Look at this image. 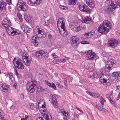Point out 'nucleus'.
<instances>
[{
    "mask_svg": "<svg viewBox=\"0 0 120 120\" xmlns=\"http://www.w3.org/2000/svg\"><path fill=\"white\" fill-rule=\"evenodd\" d=\"M34 31L36 34L37 37L35 36H33L31 38L32 41L34 45L36 46L38 44V38H44L46 36V34L45 33L42 31L41 28L37 27L34 29Z\"/></svg>",
    "mask_w": 120,
    "mask_h": 120,
    "instance_id": "nucleus-1",
    "label": "nucleus"
},
{
    "mask_svg": "<svg viewBox=\"0 0 120 120\" xmlns=\"http://www.w3.org/2000/svg\"><path fill=\"white\" fill-rule=\"evenodd\" d=\"M111 26L110 22L107 20L103 21L102 24H101L98 28V31L102 34L107 33L111 29Z\"/></svg>",
    "mask_w": 120,
    "mask_h": 120,
    "instance_id": "nucleus-2",
    "label": "nucleus"
},
{
    "mask_svg": "<svg viewBox=\"0 0 120 120\" xmlns=\"http://www.w3.org/2000/svg\"><path fill=\"white\" fill-rule=\"evenodd\" d=\"M58 20L57 25L60 34L61 35H63L64 36L66 35L68 33L65 30L64 18H61L59 19Z\"/></svg>",
    "mask_w": 120,
    "mask_h": 120,
    "instance_id": "nucleus-3",
    "label": "nucleus"
},
{
    "mask_svg": "<svg viewBox=\"0 0 120 120\" xmlns=\"http://www.w3.org/2000/svg\"><path fill=\"white\" fill-rule=\"evenodd\" d=\"M22 59L23 62L26 66H29L30 65L32 59L26 52H24L23 53Z\"/></svg>",
    "mask_w": 120,
    "mask_h": 120,
    "instance_id": "nucleus-4",
    "label": "nucleus"
},
{
    "mask_svg": "<svg viewBox=\"0 0 120 120\" xmlns=\"http://www.w3.org/2000/svg\"><path fill=\"white\" fill-rule=\"evenodd\" d=\"M13 63L15 67L17 68L21 69H24V66L22 63V60L20 58H15L13 61Z\"/></svg>",
    "mask_w": 120,
    "mask_h": 120,
    "instance_id": "nucleus-5",
    "label": "nucleus"
},
{
    "mask_svg": "<svg viewBox=\"0 0 120 120\" xmlns=\"http://www.w3.org/2000/svg\"><path fill=\"white\" fill-rule=\"evenodd\" d=\"M120 7V2L118 0H111V4L108 8L110 11H112L116 8H119Z\"/></svg>",
    "mask_w": 120,
    "mask_h": 120,
    "instance_id": "nucleus-6",
    "label": "nucleus"
},
{
    "mask_svg": "<svg viewBox=\"0 0 120 120\" xmlns=\"http://www.w3.org/2000/svg\"><path fill=\"white\" fill-rule=\"evenodd\" d=\"M36 87V85L32 82L26 84L27 90L30 93H33L35 91Z\"/></svg>",
    "mask_w": 120,
    "mask_h": 120,
    "instance_id": "nucleus-7",
    "label": "nucleus"
},
{
    "mask_svg": "<svg viewBox=\"0 0 120 120\" xmlns=\"http://www.w3.org/2000/svg\"><path fill=\"white\" fill-rule=\"evenodd\" d=\"M79 9L81 11L85 12L87 13H89L90 11L88 7L83 4H81L79 5Z\"/></svg>",
    "mask_w": 120,
    "mask_h": 120,
    "instance_id": "nucleus-8",
    "label": "nucleus"
},
{
    "mask_svg": "<svg viewBox=\"0 0 120 120\" xmlns=\"http://www.w3.org/2000/svg\"><path fill=\"white\" fill-rule=\"evenodd\" d=\"M47 53L43 50L37 51L35 53V56L37 58H44L46 56Z\"/></svg>",
    "mask_w": 120,
    "mask_h": 120,
    "instance_id": "nucleus-9",
    "label": "nucleus"
},
{
    "mask_svg": "<svg viewBox=\"0 0 120 120\" xmlns=\"http://www.w3.org/2000/svg\"><path fill=\"white\" fill-rule=\"evenodd\" d=\"M109 46L114 48L116 47L118 44L117 41L116 39H111L109 40L108 42Z\"/></svg>",
    "mask_w": 120,
    "mask_h": 120,
    "instance_id": "nucleus-10",
    "label": "nucleus"
},
{
    "mask_svg": "<svg viewBox=\"0 0 120 120\" xmlns=\"http://www.w3.org/2000/svg\"><path fill=\"white\" fill-rule=\"evenodd\" d=\"M7 33L9 35H16V32L15 31V29L9 26L6 29Z\"/></svg>",
    "mask_w": 120,
    "mask_h": 120,
    "instance_id": "nucleus-11",
    "label": "nucleus"
},
{
    "mask_svg": "<svg viewBox=\"0 0 120 120\" xmlns=\"http://www.w3.org/2000/svg\"><path fill=\"white\" fill-rule=\"evenodd\" d=\"M89 60H92L95 58V54L91 50H89L86 53Z\"/></svg>",
    "mask_w": 120,
    "mask_h": 120,
    "instance_id": "nucleus-12",
    "label": "nucleus"
},
{
    "mask_svg": "<svg viewBox=\"0 0 120 120\" xmlns=\"http://www.w3.org/2000/svg\"><path fill=\"white\" fill-rule=\"evenodd\" d=\"M20 4H18L17 6V8L18 10H22L25 11L26 8V3L23 2H21L20 3Z\"/></svg>",
    "mask_w": 120,
    "mask_h": 120,
    "instance_id": "nucleus-13",
    "label": "nucleus"
},
{
    "mask_svg": "<svg viewBox=\"0 0 120 120\" xmlns=\"http://www.w3.org/2000/svg\"><path fill=\"white\" fill-rule=\"evenodd\" d=\"M71 39L72 40V46L74 48L77 47L79 44L78 38L76 37L73 36Z\"/></svg>",
    "mask_w": 120,
    "mask_h": 120,
    "instance_id": "nucleus-14",
    "label": "nucleus"
},
{
    "mask_svg": "<svg viewBox=\"0 0 120 120\" xmlns=\"http://www.w3.org/2000/svg\"><path fill=\"white\" fill-rule=\"evenodd\" d=\"M9 86H8L4 84L0 86V89L3 92H7L8 91Z\"/></svg>",
    "mask_w": 120,
    "mask_h": 120,
    "instance_id": "nucleus-15",
    "label": "nucleus"
},
{
    "mask_svg": "<svg viewBox=\"0 0 120 120\" xmlns=\"http://www.w3.org/2000/svg\"><path fill=\"white\" fill-rule=\"evenodd\" d=\"M11 22L9 20L6 19H4L2 23V25L6 28H7L10 26L11 25Z\"/></svg>",
    "mask_w": 120,
    "mask_h": 120,
    "instance_id": "nucleus-16",
    "label": "nucleus"
},
{
    "mask_svg": "<svg viewBox=\"0 0 120 120\" xmlns=\"http://www.w3.org/2000/svg\"><path fill=\"white\" fill-rule=\"evenodd\" d=\"M21 28L24 32L29 33L30 32V29L25 24L22 25L21 26Z\"/></svg>",
    "mask_w": 120,
    "mask_h": 120,
    "instance_id": "nucleus-17",
    "label": "nucleus"
},
{
    "mask_svg": "<svg viewBox=\"0 0 120 120\" xmlns=\"http://www.w3.org/2000/svg\"><path fill=\"white\" fill-rule=\"evenodd\" d=\"M50 99L51 100H52V101H51V103L52 105H57V98L55 97L54 95L51 94L50 95Z\"/></svg>",
    "mask_w": 120,
    "mask_h": 120,
    "instance_id": "nucleus-18",
    "label": "nucleus"
},
{
    "mask_svg": "<svg viewBox=\"0 0 120 120\" xmlns=\"http://www.w3.org/2000/svg\"><path fill=\"white\" fill-rule=\"evenodd\" d=\"M86 92L88 95L94 98H98L100 97V95L98 93H96L94 92H90L88 90L86 91Z\"/></svg>",
    "mask_w": 120,
    "mask_h": 120,
    "instance_id": "nucleus-19",
    "label": "nucleus"
},
{
    "mask_svg": "<svg viewBox=\"0 0 120 120\" xmlns=\"http://www.w3.org/2000/svg\"><path fill=\"white\" fill-rule=\"evenodd\" d=\"M72 78L68 76L64 79V81L65 85L66 87L67 86V83L68 82L69 83L70 82H72Z\"/></svg>",
    "mask_w": 120,
    "mask_h": 120,
    "instance_id": "nucleus-20",
    "label": "nucleus"
},
{
    "mask_svg": "<svg viewBox=\"0 0 120 120\" xmlns=\"http://www.w3.org/2000/svg\"><path fill=\"white\" fill-rule=\"evenodd\" d=\"M86 3L91 8H94V1L92 0H86Z\"/></svg>",
    "mask_w": 120,
    "mask_h": 120,
    "instance_id": "nucleus-21",
    "label": "nucleus"
},
{
    "mask_svg": "<svg viewBox=\"0 0 120 120\" xmlns=\"http://www.w3.org/2000/svg\"><path fill=\"white\" fill-rule=\"evenodd\" d=\"M6 3H5V2H1L0 1V10L4 9L6 7Z\"/></svg>",
    "mask_w": 120,
    "mask_h": 120,
    "instance_id": "nucleus-22",
    "label": "nucleus"
},
{
    "mask_svg": "<svg viewBox=\"0 0 120 120\" xmlns=\"http://www.w3.org/2000/svg\"><path fill=\"white\" fill-rule=\"evenodd\" d=\"M47 115H44L43 117H38L36 120H47L49 119Z\"/></svg>",
    "mask_w": 120,
    "mask_h": 120,
    "instance_id": "nucleus-23",
    "label": "nucleus"
},
{
    "mask_svg": "<svg viewBox=\"0 0 120 120\" xmlns=\"http://www.w3.org/2000/svg\"><path fill=\"white\" fill-rule=\"evenodd\" d=\"M30 2L34 4H38L41 2V0H30Z\"/></svg>",
    "mask_w": 120,
    "mask_h": 120,
    "instance_id": "nucleus-24",
    "label": "nucleus"
},
{
    "mask_svg": "<svg viewBox=\"0 0 120 120\" xmlns=\"http://www.w3.org/2000/svg\"><path fill=\"white\" fill-rule=\"evenodd\" d=\"M37 104L32 103L30 105L29 108L32 110H35L36 109L37 107Z\"/></svg>",
    "mask_w": 120,
    "mask_h": 120,
    "instance_id": "nucleus-25",
    "label": "nucleus"
},
{
    "mask_svg": "<svg viewBox=\"0 0 120 120\" xmlns=\"http://www.w3.org/2000/svg\"><path fill=\"white\" fill-rule=\"evenodd\" d=\"M114 64V63L113 60L112 59H111L108 61L106 64L112 67L113 65Z\"/></svg>",
    "mask_w": 120,
    "mask_h": 120,
    "instance_id": "nucleus-26",
    "label": "nucleus"
},
{
    "mask_svg": "<svg viewBox=\"0 0 120 120\" xmlns=\"http://www.w3.org/2000/svg\"><path fill=\"white\" fill-rule=\"evenodd\" d=\"M77 0H68V4L69 5H75L76 3Z\"/></svg>",
    "mask_w": 120,
    "mask_h": 120,
    "instance_id": "nucleus-27",
    "label": "nucleus"
},
{
    "mask_svg": "<svg viewBox=\"0 0 120 120\" xmlns=\"http://www.w3.org/2000/svg\"><path fill=\"white\" fill-rule=\"evenodd\" d=\"M4 113L2 110L0 109V119L2 120L4 118Z\"/></svg>",
    "mask_w": 120,
    "mask_h": 120,
    "instance_id": "nucleus-28",
    "label": "nucleus"
},
{
    "mask_svg": "<svg viewBox=\"0 0 120 120\" xmlns=\"http://www.w3.org/2000/svg\"><path fill=\"white\" fill-rule=\"evenodd\" d=\"M111 67H112L109 66V65L106 64L105 68V70L106 72H109L110 70L111 69Z\"/></svg>",
    "mask_w": 120,
    "mask_h": 120,
    "instance_id": "nucleus-29",
    "label": "nucleus"
},
{
    "mask_svg": "<svg viewBox=\"0 0 120 120\" xmlns=\"http://www.w3.org/2000/svg\"><path fill=\"white\" fill-rule=\"evenodd\" d=\"M102 55L103 56V57H104L105 58V59L106 60L109 59V55L107 53L105 52H103L102 53Z\"/></svg>",
    "mask_w": 120,
    "mask_h": 120,
    "instance_id": "nucleus-30",
    "label": "nucleus"
},
{
    "mask_svg": "<svg viewBox=\"0 0 120 120\" xmlns=\"http://www.w3.org/2000/svg\"><path fill=\"white\" fill-rule=\"evenodd\" d=\"M86 28V26L84 24L82 23L79 26V28L80 30H83Z\"/></svg>",
    "mask_w": 120,
    "mask_h": 120,
    "instance_id": "nucleus-31",
    "label": "nucleus"
},
{
    "mask_svg": "<svg viewBox=\"0 0 120 120\" xmlns=\"http://www.w3.org/2000/svg\"><path fill=\"white\" fill-rule=\"evenodd\" d=\"M94 106L99 110L102 111V110L103 107L101 105L98 106L97 105H96Z\"/></svg>",
    "mask_w": 120,
    "mask_h": 120,
    "instance_id": "nucleus-32",
    "label": "nucleus"
},
{
    "mask_svg": "<svg viewBox=\"0 0 120 120\" xmlns=\"http://www.w3.org/2000/svg\"><path fill=\"white\" fill-rule=\"evenodd\" d=\"M7 77L9 78L10 80H12V78H13V74L11 73H8L7 74Z\"/></svg>",
    "mask_w": 120,
    "mask_h": 120,
    "instance_id": "nucleus-33",
    "label": "nucleus"
},
{
    "mask_svg": "<svg viewBox=\"0 0 120 120\" xmlns=\"http://www.w3.org/2000/svg\"><path fill=\"white\" fill-rule=\"evenodd\" d=\"M82 38L84 39H89L87 33H85L84 34H83L82 37Z\"/></svg>",
    "mask_w": 120,
    "mask_h": 120,
    "instance_id": "nucleus-34",
    "label": "nucleus"
},
{
    "mask_svg": "<svg viewBox=\"0 0 120 120\" xmlns=\"http://www.w3.org/2000/svg\"><path fill=\"white\" fill-rule=\"evenodd\" d=\"M61 112L64 116H67L68 113L65 111L64 110L61 109L60 110Z\"/></svg>",
    "mask_w": 120,
    "mask_h": 120,
    "instance_id": "nucleus-35",
    "label": "nucleus"
},
{
    "mask_svg": "<svg viewBox=\"0 0 120 120\" xmlns=\"http://www.w3.org/2000/svg\"><path fill=\"white\" fill-rule=\"evenodd\" d=\"M105 102V100H104L102 96H101L100 98V103L102 105H104V103Z\"/></svg>",
    "mask_w": 120,
    "mask_h": 120,
    "instance_id": "nucleus-36",
    "label": "nucleus"
},
{
    "mask_svg": "<svg viewBox=\"0 0 120 120\" xmlns=\"http://www.w3.org/2000/svg\"><path fill=\"white\" fill-rule=\"evenodd\" d=\"M100 81L101 83H105L108 81L107 80L104 78L100 79Z\"/></svg>",
    "mask_w": 120,
    "mask_h": 120,
    "instance_id": "nucleus-37",
    "label": "nucleus"
},
{
    "mask_svg": "<svg viewBox=\"0 0 120 120\" xmlns=\"http://www.w3.org/2000/svg\"><path fill=\"white\" fill-rule=\"evenodd\" d=\"M87 33L89 39L91 38L93 36V34L92 33H91V32H89Z\"/></svg>",
    "mask_w": 120,
    "mask_h": 120,
    "instance_id": "nucleus-38",
    "label": "nucleus"
},
{
    "mask_svg": "<svg viewBox=\"0 0 120 120\" xmlns=\"http://www.w3.org/2000/svg\"><path fill=\"white\" fill-rule=\"evenodd\" d=\"M118 73L117 72H113L112 74V76L113 77H117L118 78Z\"/></svg>",
    "mask_w": 120,
    "mask_h": 120,
    "instance_id": "nucleus-39",
    "label": "nucleus"
},
{
    "mask_svg": "<svg viewBox=\"0 0 120 120\" xmlns=\"http://www.w3.org/2000/svg\"><path fill=\"white\" fill-rule=\"evenodd\" d=\"M37 89L38 91V92L42 91L43 90L41 87L39 86H38L37 87Z\"/></svg>",
    "mask_w": 120,
    "mask_h": 120,
    "instance_id": "nucleus-40",
    "label": "nucleus"
},
{
    "mask_svg": "<svg viewBox=\"0 0 120 120\" xmlns=\"http://www.w3.org/2000/svg\"><path fill=\"white\" fill-rule=\"evenodd\" d=\"M60 8L61 9L63 10H66L68 8L66 6H64L61 5H60Z\"/></svg>",
    "mask_w": 120,
    "mask_h": 120,
    "instance_id": "nucleus-41",
    "label": "nucleus"
},
{
    "mask_svg": "<svg viewBox=\"0 0 120 120\" xmlns=\"http://www.w3.org/2000/svg\"><path fill=\"white\" fill-rule=\"evenodd\" d=\"M81 43L82 44H89V42L87 41H82Z\"/></svg>",
    "mask_w": 120,
    "mask_h": 120,
    "instance_id": "nucleus-42",
    "label": "nucleus"
},
{
    "mask_svg": "<svg viewBox=\"0 0 120 120\" xmlns=\"http://www.w3.org/2000/svg\"><path fill=\"white\" fill-rule=\"evenodd\" d=\"M50 86V87L54 89V90L56 89V87L55 85L53 83L51 84V86Z\"/></svg>",
    "mask_w": 120,
    "mask_h": 120,
    "instance_id": "nucleus-43",
    "label": "nucleus"
},
{
    "mask_svg": "<svg viewBox=\"0 0 120 120\" xmlns=\"http://www.w3.org/2000/svg\"><path fill=\"white\" fill-rule=\"evenodd\" d=\"M109 101L111 104L113 105L114 106L116 105V103L114 101H112L111 99Z\"/></svg>",
    "mask_w": 120,
    "mask_h": 120,
    "instance_id": "nucleus-44",
    "label": "nucleus"
},
{
    "mask_svg": "<svg viewBox=\"0 0 120 120\" xmlns=\"http://www.w3.org/2000/svg\"><path fill=\"white\" fill-rule=\"evenodd\" d=\"M69 59L68 57H65L62 59L63 61H64V62L63 61V62H64L67 61Z\"/></svg>",
    "mask_w": 120,
    "mask_h": 120,
    "instance_id": "nucleus-45",
    "label": "nucleus"
},
{
    "mask_svg": "<svg viewBox=\"0 0 120 120\" xmlns=\"http://www.w3.org/2000/svg\"><path fill=\"white\" fill-rule=\"evenodd\" d=\"M74 23H72L71 24H70V27L71 29H74L75 28L73 24H74Z\"/></svg>",
    "mask_w": 120,
    "mask_h": 120,
    "instance_id": "nucleus-46",
    "label": "nucleus"
},
{
    "mask_svg": "<svg viewBox=\"0 0 120 120\" xmlns=\"http://www.w3.org/2000/svg\"><path fill=\"white\" fill-rule=\"evenodd\" d=\"M45 25L46 26H47L49 24V21L48 20L45 21Z\"/></svg>",
    "mask_w": 120,
    "mask_h": 120,
    "instance_id": "nucleus-47",
    "label": "nucleus"
},
{
    "mask_svg": "<svg viewBox=\"0 0 120 120\" xmlns=\"http://www.w3.org/2000/svg\"><path fill=\"white\" fill-rule=\"evenodd\" d=\"M110 85V83L109 82V81H108L107 82V83L105 85V86H106L107 87L108 86H109Z\"/></svg>",
    "mask_w": 120,
    "mask_h": 120,
    "instance_id": "nucleus-48",
    "label": "nucleus"
},
{
    "mask_svg": "<svg viewBox=\"0 0 120 120\" xmlns=\"http://www.w3.org/2000/svg\"><path fill=\"white\" fill-rule=\"evenodd\" d=\"M59 62V60H54L53 61V63H57Z\"/></svg>",
    "mask_w": 120,
    "mask_h": 120,
    "instance_id": "nucleus-49",
    "label": "nucleus"
},
{
    "mask_svg": "<svg viewBox=\"0 0 120 120\" xmlns=\"http://www.w3.org/2000/svg\"><path fill=\"white\" fill-rule=\"evenodd\" d=\"M83 21L84 23H87V21H88V20L86 18L83 19Z\"/></svg>",
    "mask_w": 120,
    "mask_h": 120,
    "instance_id": "nucleus-50",
    "label": "nucleus"
},
{
    "mask_svg": "<svg viewBox=\"0 0 120 120\" xmlns=\"http://www.w3.org/2000/svg\"><path fill=\"white\" fill-rule=\"evenodd\" d=\"M106 96V98L108 99L109 101L111 99L110 97L109 94H107Z\"/></svg>",
    "mask_w": 120,
    "mask_h": 120,
    "instance_id": "nucleus-51",
    "label": "nucleus"
},
{
    "mask_svg": "<svg viewBox=\"0 0 120 120\" xmlns=\"http://www.w3.org/2000/svg\"><path fill=\"white\" fill-rule=\"evenodd\" d=\"M48 36V38L50 40H51L52 39V36L51 34H49Z\"/></svg>",
    "mask_w": 120,
    "mask_h": 120,
    "instance_id": "nucleus-52",
    "label": "nucleus"
},
{
    "mask_svg": "<svg viewBox=\"0 0 120 120\" xmlns=\"http://www.w3.org/2000/svg\"><path fill=\"white\" fill-rule=\"evenodd\" d=\"M52 55L53 57H54L55 58H56L57 56L55 54V53H53Z\"/></svg>",
    "mask_w": 120,
    "mask_h": 120,
    "instance_id": "nucleus-53",
    "label": "nucleus"
},
{
    "mask_svg": "<svg viewBox=\"0 0 120 120\" xmlns=\"http://www.w3.org/2000/svg\"><path fill=\"white\" fill-rule=\"evenodd\" d=\"M94 73H93V75H90V78H92V79H94V78H95V77H94Z\"/></svg>",
    "mask_w": 120,
    "mask_h": 120,
    "instance_id": "nucleus-54",
    "label": "nucleus"
},
{
    "mask_svg": "<svg viewBox=\"0 0 120 120\" xmlns=\"http://www.w3.org/2000/svg\"><path fill=\"white\" fill-rule=\"evenodd\" d=\"M13 87H15V89H16L17 87V84L16 83H15L13 85Z\"/></svg>",
    "mask_w": 120,
    "mask_h": 120,
    "instance_id": "nucleus-55",
    "label": "nucleus"
},
{
    "mask_svg": "<svg viewBox=\"0 0 120 120\" xmlns=\"http://www.w3.org/2000/svg\"><path fill=\"white\" fill-rule=\"evenodd\" d=\"M56 85L57 86H58V87L59 88H60L61 87V86L60 85V83H59L58 82H57L56 83Z\"/></svg>",
    "mask_w": 120,
    "mask_h": 120,
    "instance_id": "nucleus-56",
    "label": "nucleus"
},
{
    "mask_svg": "<svg viewBox=\"0 0 120 120\" xmlns=\"http://www.w3.org/2000/svg\"><path fill=\"white\" fill-rule=\"evenodd\" d=\"M17 15L18 18L21 17V15L20 13H17Z\"/></svg>",
    "mask_w": 120,
    "mask_h": 120,
    "instance_id": "nucleus-57",
    "label": "nucleus"
},
{
    "mask_svg": "<svg viewBox=\"0 0 120 120\" xmlns=\"http://www.w3.org/2000/svg\"><path fill=\"white\" fill-rule=\"evenodd\" d=\"M86 18L87 19L88 21H90L91 20V18H89V17H88V16H87Z\"/></svg>",
    "mask_w": 120,
    "mask_h": 120,
    "instance_id": "nucleus-58",
    "label": "nucleus"
},
{
    "mask_svg": "<svg viewBox=\"0 0 120 120\" xmlns=\"http://www.w3.org/2000/svg\"><path fill=\"white\" fill-rule=\"evenodd\" d=\"M118 79L120 80V71L118 73Z\"/></svg>",
    "mask_w": 120,
    "mask_h": 120,
    "instance_id": "nucleus-59",
    "label": "nucleus"
},
{
    "mask_svg": "<svg viewBox=\"0 0 120 120\" xmlns=\"http://www.w3.org/2000/svg\"><path fill=\"white\" fill-rule=\"evenodd\" d=\"M7 3L8 4L10 5L11 4V0H8V1L7 2Z\"/></svg>",
    "mask_w": 120,
    "mask_h": 120,
    "instance_id": "nucleus-60",
    "label": "nucleus"
},
{
    "mask_svg": "<svg viewBox=\"0 0 120 120\" xmlns=\"http://www.w3.org/2000/svg\"><path fill=\"white\" fill-rule=\"evenodd\" d=\"M120 89V86L119 85H118L116 86V89L119 90Z\"/></svg>",
    "mask_w": 120,
    "mask_h": 120,
    "instance_id": "nucleus-61",
    "label": "nucleus"
},
{
    "mask_svg": "<svg viewBox=\"0 0 120 120\" xmlns=\"http://www.w3.org/2000/svg\"><path fill=\"white\" fill-rule=\"evenodd\" d=\"M15 72L16 73V75L17 76L18 75H19V74L17 72V70H16V69H15Z\"/></svg>",
    "mask_w": 120,
    "mask_h": 120,
    "instance_id": "nucleus-62",
    "label": "nucleus"
},
{
    "mask_svg": "<svg viewBox=\"0 0 120 120\" xmlns=\"http://www.w3.org/2000/svg\"><path fill=\"white\" fill-rule=\"evenodd\" d=\"M75 28L76 29L77 31H78L80 29L79 28V27H77L76 28Z\"/></svg>",
    "mask_w": 120,
    "mask_h": 120,
    "instance_id": "nucleus-63",
    "label": "nucleus"
},
{
    "mask_svg": "<svg viewBox=\"0 0 120 120\" xmlns=\"http://www.w3.org/2000/svg\"><path fill=\"white\" fill-rule=\"evenodd\" d=\"M120 98V96L118 94L117 97L116 98V99L117 100H119Z\"/></svg>",
    "mask_w": 120,
    "mask_h": 120,
    "instance_id": "nucleus-64",
    "label": "nucleus"
}]
</instances>
